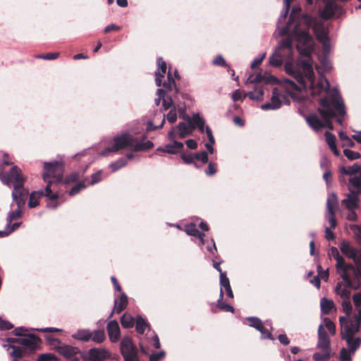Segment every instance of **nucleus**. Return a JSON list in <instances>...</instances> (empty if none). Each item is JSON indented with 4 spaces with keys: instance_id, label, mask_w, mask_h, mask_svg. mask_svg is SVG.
Segmentation results:
<instances>
[{
    "instance_id": "63",
    "label": "nucleus",
    "mask_w": 361,
    "mask_h": 361,
    "mask_svg": "<svg viewBox=\"0 0 361 361\" xmlns=\"http://www.w3.org/2000/svg\"><path fill=\"white\" fill-rule=\"evenodd\" d=\"M80 179V175L78 172H73L66 178L67 183L76 182Z\"/></svg>"
},
{
    "instance_id": "17",
    "label": "nucleus",
    "mask_w": 361,
    "mask_h": 361,
    "mask_svg": "<svg viewBox=\"0 0 361 361\" xmlns=\"http://www.w3.org/2000/svg\"><path fill=\"white\" fill-rule=\"evenodd\" d=\"M329 255L336 260V268L338 274H344L345 271L348 270V268H355L356 267L346 264L344 259L340 255L338 249L335 247H331Z\"/></svg>"
},
{
    "instance_id": "41",
    "label": "nucleus",
    "mask_w": 361,
    "mask_h": 361,
    "mask_svg": "<svg viewBox=\"0 0 361 361\" xmlns=\"http://www.w3.org/2000/svg\"><path fill=\"white\" fill-rule=\"evenodd\" d=\"M88 187L87 185L85 179L82 180L78 182L77 184H75L69 191L70 195H75L78 193H79L81 190H84Z\"/></svg>"
},
{
    "instance_id": "19",
    "label": "nucleus",
    "mask_w": 361,
    "mask_h": 361,
    "mask_svg": "<svg viewBox=\"0 0 361 361\" xmlns=\"http://www.w3.org/2000/svg\"><path fill=\"white\" fill-rule=\"evenodd\" d=\"M90 361H106L110 357V353L105 348H93L88 350Z\"/></svg>"
},
{
    "instance_id": "56",
    "label": "nucleus",
    "mask_w": 361,
    "mask_h": 361,
    "mask_svg": "<svg viewBox=\"0 0 361 361\" xmlns=\"http://www.w3.org/2000/svg\"><path fill=\"white\" fill-rule=\"evenodd\" d=\"M59 53L58 52H50L47 53L45 55L39 56L38 58L45 59V60H54L59 57Z\"/></svg>"
},
{
    "instance_id": "26",
    "label": "nucleus",
    "mask_w": 361,
    "mask_h": 361,
    "mask_svg": "<svg viewBox=\"0 0 361 361\" xmlns=\"http://www.w3.org/2000/svg\"><path fill=\"white\" fill-rule=\"evenodd\" d=\"M327 205V211L325 215V218L326 221L329 223L330 227L331 228H334L337 222L335 218L334 209L337 204H326Z\"/></svg>"
},
{
    "instance_id": "49",
    "label": "nucleus",
    "mask_w": 361,
    "mask_h": 361,
    "mask_svg": "<svg viewBox=\"0 0 361 361\" xmlns=\"http://www.w3.org/2000/svg\"><path fill=\"white\" fill-rule=\"evenodd\" d=\"M194 158L195 160L200 161L202 164H206L208 161V155L204 151L194 154Z\"/></svg>"
},
{
    "instance_id": "5",
    "label": "nucleus",
    "mask_w": 361,
    "mask_h": 361,
    "mask_svg": "<svg viewBox=\"0 0 361 361\" xmlns=\"http://www.w3.org/2000/svg\"><path fill=\"white\" fill-rule=\"evenodd\" d=\"M152 147L153 143L151 141L140 142L133 135L125 133L114 137L112 145L106 147L101 152V154L106 156L110 153H116L122 149H128L135 152L142 151L150 149Z\"/></svg>"
},
{
    "instance_id": "24",
    "label": "nucleus",
    "mask_w": 361,
    "mask_h": 361,
    "mask_svg": "<svg viewBox=\"0 0 361 361\" xmlns=\"http://www.w3.org/2000/svg\"><path fill=\"white\" fill-rule=\"evenodd\" d=\"M220 284H221V290H223V288L225 289L226 295L228 297L233 298V293L230 285V281L228 278L226 276V273H221L220 275Z\"/></svg>"
},
{
    "instance_id": "38",
    "label": "nucleus",
    "mask_w": 361,
    "mask_h": 361,
    "mask_svg": "<svg viewBox=\"0 0 361 361\" xmlns=\"http://www.w3.org/2000/svg\"><path fill=\"white\" fill-rule=\"evenodd\" d=\"M18 208L16 209H15L14 211H11L8 214V216H7V218H6V221L8 222V228H9L10 224H11V222L13 221L21 218L22 211H21V209L20 208V204H18Z\"/></svg>"
},
{
    "instance_id": "47",
    "label": "nucleus",
    "mask_w": 361,
    "mask_h": 361,
    "mask_svg": "<svg viewBox=\"0 0 361 361\" xmlns=\"http://www.w3.org/2000/svg\"><path fill=\"white\" fill-rule=\"evenodd\" d=\"M263 80V76L260 73H254L250 75L247 80L245 81V84L248 83H257L261 82Z\"/></svg>"
},
{
    "instance_id": "1",
    "label": "nucleus",
    "mask_w": 361,
    "mask_h": 361,
    "mask_svg": "<svg viewBox=\"0 0 361 361\" xmlns=\"http://www.w3.org/2000/svg\"><path fill=\"white\" fill-rule=\"evenodd\" d=\"M300 8L294 7L288 23L281 29V24L286 17L283 18L280 16L276 31L279 36L287 37L280 42L269 58V63L278 67L285 63L286 72L294 79H284L285 92L293 99H301L298 93L307 89L313 97H319V115L310 114L305 116V121L315 132L324 128L331 130L334 128L333 118H336V121L342 124V118L345 114L344 103L338 90L330 89L329 82L324 76L315 77L312 60L310 57L314 42L308 32L309 28L313 27L314 19L307 15L300 16Z\"/></svg>"
},
{
    "instance_id": "54",
    "label": "nucleus",
    "mask_w": 361,
    "mask_h": 361,
    "mask_svg": "<svg viewBox=\"0 0 361 361\" xmlns=\"http://www.w3.org/2000/svg\"><path fill=\"white\" fill-rule=\"evenodd\" d=\"M353 300L356 309L361 308V292H358L353 295Z\"/></svg>"
},
{
    "instance_id": "21",
    "label": "nucleus",
    "mask_w": 361,
    "mask_h": 361,
    "mask_svg": "<svg viewBox=\"0 0 361 361\" xmlns=\"http://www.w3.org/2000/svg\"><path fill=\"white\" fill-rule=\"evenodd\" d=\"M128 305V297L126 295V293H122L119 297V298H116L114 300V310L110 314L108 319H110L112 317L113 314L114 313L119 314L121 313L123 310L126 308Z\"/></svg>"
},
{
    "instance_id": "55",
    "label": "nucleus",
    "mask_w": 361,
    "mask_h": 361,
    "mask_svg": "<svg viewBox=\"0 0 361 361\" xmlns=\"http://www.w3.org/2000/svg\"><path fill=\"white\" fill-rule=\"evenodd\" d=\"M13 328V325L8 321L4 320L0 317V329L9 330Z\"/></svg>"
},
{
    "instance_id": "35",
    "label": "nucleus",
    "mask_w": 361,
    "mask_h": 361,
    "mask_svg": "<svg viewBox=\"0 0 361 361\" xmlns=\"http://www.w3.org/2000/svg\"><path fill=\"white\" fill-rule=\"evenodd\" d=\"M206 134L208 137L209 142L205 144V147L207 149V150L209 151V152L210 154H213L214 152L213 145L215 142V140L213 136L212 130L210 129V128L209 126L206 127Z\"/></svg>"
},
{
    "instance_id": "59",
    "label": "nucleus",
    "mask_w": 361,
    "mask_h": 361,
    "mask_svg": "<svg viewBox=\"0 0 361 361\" xmlns=\"http://www.w3.org/2000/svg\"><path fill=\"white\" fill-rule=\"evenodd\" d=\"M206 248H207V251L214 256L215 252H217L216 244L214 243V240L212 238L210 240V243H208Z\"/></svg>"
},
{
    "instance_id": "15",
    "label": "nucleus",
    "mask_w": 361,
    "mask_h": 361,
    "mask_svg": "<svg viewBox=\"0 0 361 361\" xmlns=\"http://www.w3.org/2000/svg\"><path fill=\"white\" fill-rule=\"evenodd\" d=\"M183 118L188 122L179 123L176 128H173L175 130V137L178 136V138H184L186 136L192 134L195 126H193L192 117L184 115Z\"/></svg>"
},
{
    "instance_id": "52",
    "label": "nucleus",
    "mask_w": 361,
    "mask_h": 361,
    "mask_svg": "<svg viewBox=\"0 0 361 361\" xmlns=\"http://www.w3.org/2000/svg\"><path fill=\"white\" fill-rule=\"evenodd\" d=\"M323 178L326 183V187L330 188L332 186V173L329 170H326L323 174Z\"/></svg>"
},
{
    "instance_id": "48",
    "label": "nucleus",
    "mask_w": 361,
    "mask_h": 361,
    "mask_svg": "<svg viewBox=\"0 0 361 361\" xmlns=\"http://www.w3.org/2000/svg\"><path fill=\"white\" fill-rule=\"evenodd\" d=\"M343 154L350 160H355L360 157V154L358 152L348 149H345L343 150Z\"/></svg>"
},
{
    "instance_id": "12",
    "label": "nucleus",
    "mask_w": 361,
    "mask_h": 361,
    "mask_svg": "<svg viewBox=\"0 0 361 361\" xmlns=\"http://www.w3.org/2000/svg\"><path fill=\"white\" fill-rule=\"evenodd\" d=\"M49 343L59 353L66 359H70L80 353L78 348L62 343L58 338H52Z\"/></svg>"
},
{
    "instance_id": "13",
    "label": "nucleus",
    "mask_w": 361,
    "mask_h": 361,
    "mask_svg": "<svg viewBox=\"0 0 361 361\" xmlns=\"http://www.w3.org/2000/svg\"><path fill=\"white\" fill-rule=\"evenodd\" d=\"M339 322L341 326V338L353 337L360 329L359 324H356L353 319L346 317H341Z\"/></svg>"
},
{
    "instance_id": "46",
    "label": "nucleus",
    "mask_w": 361,
    "mask_h": 361,
    "mask_svg": "<svg viewBox=\"0 0 361 361\" xmlns=\"http://www.w3.org/2000/svg\"><path fill=\"white\" fill-rule=\"evenodd\" d=\"M353 354L349 350L343 348L341 350L339 358L341 361H352L351 355Z\"/></svg>"
},
{
    "instance_id": "50",
    "label": "nucleus",
    "mask_w": 361,
    "mask_h": 361,
    "mask_svg": "<svg viewBox=\"0 0 361 361\" xmlns=\"http://www.w3.org/2000/svg\"><path fill=\"white\" fill-rule=\"evenodd\" d=\"M37 361H58V359L51 353H45L40 355L37 357Z\"/></svg>"
},
{
    "instance_id": "62",
    "label": "nucleus",
    "mask_w": 361,
    "mask_h": 361,
    "mask_svg": "<svg viewBox=\"0 0 361 361\" xmlns=\"http://www.w3.org/2000/svg\"><path fill=\"white\" fill-rule=\"evenodd\" d=\"M265 56L266 54L262 53L259 57L255 59L251 63V68H255L256 66H259L262 62L263 59L265 58Z\"/></svg>"
},
{
    "instance_id": "40",
    "label": "nucleus",
    "mask_w": 361,
    "mask_h": 361,
    "mask_svg": "<svg viewBox=\"0 0 361 361\" xmlns=\"http://www.w3.org/2000/svg\"><path fill=\"white\" fill-rule=\"evenodd\" d=\"M148 324L142 317L137 316L136 317L135 329L137 333L143 334Z\"/></svg>"
},
{
    "instance_id": "34",
    "label": "nucleus",
    "mask_w": 361,
    "mask_h": 361,
    "mask_svg": "<svg viewBox=\"0 0 361 361\" xmlns=\"http://www.w3.org/2000/svg\"><path fill=\"white\" fill-rule=\"evenodd\" d=\"M84 179L88 186L94 185L102 180V171H98L92 174L90 178H85Z\"/></svg>"
},
{
    "instance_id": "6",
    "label": "nucleus",
    "mask_w": 361,
    "mask_h": 361,
    "mask_svg": "<svg viewBox=\"0 0 361 361\" xmlns=\"http://www.w3.org/2000/svg\"><path fill=\"white\" fill-rule=\"evenodd\" d=\"M361 166L357 164H354L348 167H341V173L351 175L349 179V193L346 198L341 201V203H357L361 201L359 196L361 194V173L358 175L356 173L360 171Z\"/></svg>"
},
{
    "instance_id": "23",
    "label": "nucleus",
    "mask_w": 361,
    "mask_h": 361,
    "mask_svg": "<svg viewBox=\"0 0 361 361\" xmlns=\"http://www.w3.org/2000/svg\"><path fill=\"white\" fill-rule=\"evenodd\" d=\"M158 71L155 73V82L157 86L161 85V80L166 71V63L161 57L157 59Z\"/></svg>"
},
{
    "instance_id": "31",
    "label": "nucleus",
    "mask_w": 361,
    "mask_h": 361,
    "mask_svg": "<svg viewBox=\"0 0 361 361\" xmlns=\"http://www.w3.org/2000/svg\"><path fill=\"white\" fill-rule=\"evenodd\" d=\"M90 340L96 343H102L106 338V334L104 329L91 331Z\"/></svg>"
},
{
    "instance_id": "28",
    "label": "nucleus",
    "mask_w": 361,
    "mask_h": 361,
    "mask_svg": "<svg viewBox=\"0 0 361 361\" xmlns=\"http://www.w3.org/2000/svg\"><path fill=\"white\" fill-rule=\"evenodd\" d=\"M343 340L346 341V343L348 347V350L352 353H355V352L360 348L361 345V337H350L342 338Z\"/></svg>"
},
{
    "instance_id": "42",
    "label": "nucleus",
    "mask_w": 361,
    "mask_h": 361,
    "mask_svg": "<svg viewBox=\"0 0 361 361\" xmlns=\"http://www.w3.org/2000/svg\"><path fill=\"white\" fill-rule=\"evenodd\" d=\"M348 211L347 219L350 221H355L357 219V214L355 210L358 208L359 204H345Z\"/></svg>"
},
{
    "instance_id": "25",
    "label": "nucleus",
    "mask_w": 361,
    "mask_h": 361,
    "mask_svg": "<svg viewBox=\"0 0 361 361\" xmlns=\"http://www.w3.org/2000/svg\"><path fill=\"white\" fill-rule=\"evenodd\" d=\"M341 252L345 255L347 257L355 259L357 250L354 249L348 243L343 242L340 247Z\"/></svg>"
},
{
    "instance_id": "44",
    "label": "nucleus",
    "mask_w": 361,
    "mask_h": 361,
    "mask_svg": "<svg viewBox=\"0 0 361 361\" xmlns=\"http://www.w3.org/2000/svg\"><path fill=\"white\" fill-rule=\"evenodd\" d=\"M338 136L341 140L343 142V147H353L355 146V143L352 139L345 135V133L343 131L339 132Z\"/></svg>"
},
{
    "instance_id": "16",
    "label": "nucleus",
    "mask_w": 361,
    "mask_h": 361,
    "mask_svg": "<svg viewBox=\"0 0 361 361\" xmlns=\"http://www.w3.org/2000/svg\"><path fill=\"white\" fill-rule=\"evenodd\" d=\"M168 138L170 143L166 144L164 147H159L157 150L171 154L178 153L183 147V144L175 140L176 137L174 129H171V130L169 132Z\"/></svg>"
},
{
    "instance_id": "2",
    "label": "nucleus",
    "mask_w": 361,
    "mask_h": 361,
    "mask_svg": "<svg viewBox=\"0 0 361 361\" xmlns=\"http://www.w3.org/2000/svg\"><path fill=\"white\" fill-rule=\"evenodd\" d=\"M63 172L64 167L62 162L58 161L45 162L43 171V179L47 183L45 190H38L29 194L28 190L23 188L25 178L20 169L13 166L8 173H4L3 166L0 164V180L9 187L13 185L12 197L16 203H25L28 198V203H37L39 197L42 196H47L49 200L56 199L58 195L51 193V187L53 183L62 181Z\"/></svg>"
},
{
    "instance_id": "9",
    "label": "nucleus",
    "mask_w": 361,
    "mask_h": 361,
    "mask_svg": "<svg viewBox=\"0 0 361 361\" xmlns=\"http://www.w3.org/2000/svg\"><path fill=\"white\" fill-rule=\"evenodd\" d=\"M283 103L289 105L290 99L283 90L276 87L273 90L270 102L262 104L261 109L264 111L276 110L279 109Z\"/></svg>"
},
{
    "instance_id": "18",
    "label": "nucleus",
    "mask_w": 361,
    "mask_h": 361,
    "mask_svg": "<svg viewBox=\"0 0 361 361\" xmlns=\"http://www.w3.org/2000/svg\"><path fill=\"white\" fill-rule=\"evenodd\" d=\"M325 6L321 12V16L324 18H329L339 12V7L334 0H324ZM308 4H312V0H307Z\"/></svg>"
},
{
    "instance_id": "33",
    "label": "nucleus",
    "mask_w": 361,
    "mask_h": 361,
    "mask_svg": "<svg viewBox=\"0 0 361 361\" xmlns=\"http://www.w3.org/2000/svg\"><path fill=\"white\" fill-rule=\"evenodd\" d=\"M193 126L195 128H197L201 133H206V127L204 126V120L196 114L192 116Z\"/></svg>"
},
{
    "instance_id": "39",
    "label": "nucleus",
    "mask_w": 361,
    "mask_h": 361,
    "mask_svg": "<svg viewBox=\"0 0 361 361\" xmlns=\"http://www.w3.org/2000/svg\"><path fill=\"white\" fill-rule=\"evenodd\" d=\"M121 323L124 328H131L134 325V318L130 314L125 313L121 318Z\"/></svg>"
},
{
    "instance_id": "37",
    "label": "nucleus",
    "mask_w": 361,
    "mask_h": 361,
    "mask_svg": "<svg viewBox=\"0 0 361 361\" xmlns=\"http://www.w3.org/2000/svg\"><path fill=\"white\" fill-rule=\"evenodd\" d=\"M247 95L252 100L259 101L263 98L264 91L262 87H256L254 90L249 92Z\"/></svg>"
},
{
    "instance_id": "14",
    "label": "nucleus",
    "mask_w": 361,
    "mask_h": 361,
    "mask_svg": "<svg viewBox=\"0 0 361 361\" xmlns=\"http://www.w3.org/2000/svg\"><path fill=\"white\" fill-rule=\"evenodd\" d=\"M245 319L250 322V326L255 328L256 330L261 333L262 339H269L271 341L274 340V338L271 333V331H273V327L269 322L267 321L265 324L269 326L270 331L265 329L263 322L257 317H249Z\"/></svg>"
},
{
    "instance_id": "10",
    "label": "nucleus",
    "mask_w": 361,
    "mask_h": 361,
    "mask_svg": "<svg viewBox=\"0 0 361 361\" xmlns=\"http://www.w3.org/2000/svg\"><path fill=\"white\" fill-rule=\"evenodd\" d=\"M27 331V329L21 326L15 329L13 331V334L16 336H21L20 340V345L25 349V348L32 350L35 349L37 347L40 339L38 336L34 334H26Z\"/></svg>"
},
{
    "instance_id": "32",
    "label": "nucleus",
    "mask_w": 361,
    "mask_h": 361,
    "mask_svg": "<svg viewBox=\"0 0 361 361\" xmlns=\"http://www.w3.org/2000/svg\"><path fill=\"white\" fill-rule=\"evenodd\" d=\"M321 310L323 314H329L334 308V302L326 298H322L320 301Z\"/></svg>"
},
{
    "instance_id": "22",
    "label": "nucleus",
    "mask_w": 361,
    "mask_h": 361,
    "mask_svg": "<svg viewBox=\"0 0 361 361\" xmlns=\"http://www.w3.org/2000/svg\"><path fill=\"white\" fill-rule=\"evenodd\" d=\"M185 231L189 235L197 237L200 241V246L204 245V243H206V240H204L205 234L199 231L195 224L191 223L190 224L186 225L185 228Z\"/></svg>"
},
{
    "instance_id": "11",
    "label": "nucleus",
    "mask_w": 361,
    "mask_h": 361,
    "mask_svg": "<svg viewBox=\"0 0 361 361\" xmlns=\"http://www.w3.org/2000/svg\"><path fill=\"white\" fill-rule=\"evenodd\" d=\"M120 348L124 361H137V348L130 337L125 336L122 338Z\"/></svg>"
},
{
    "instance_id": "8",
    "label": "nucleus",
    "mask_w": 361,
    "mask_h": 361,
    "mask_svg": "<svg viewBox=\"0 0 361 361\" xmlns=\"http://www.w3.org/2000/svg\"><path fill=\"white\" fill-rule=\"evenodd\" d=\"M317 348L320 351L312 355V359L314 361H327L331 357L333 353L331 348V340L323 324H320L318 328Z\"/></svg>"
},
{
    "instance_id": "43",
    "label": "nucleus",
    "mask_w": 361,
    "mask_h": 361,
    "mask_svg": "<svg viewBox=\"0 0 361 361\" xmlns=\"http://www.w3.org/2000/svg\"><path fill=\"white\" fill-rule=\"evenodd\" d=\"M20 338H8L6 339V343L2 344V346L6 348V351H9L11 348L19 346Z\"/></svg>"
},
{
    "instance_id": "51",
    "label": "nucleus",
    "mask_w": 361,
    "mask_h": 361,
    "mask_svg": "<svg viewBox=\"0 0 361 361\" xmlns=\"http://www.w3.org/2000/svg\"><path fill=\"white\" fill-rule=\"evenodd\" d=\"M324 325L331 335L336 333V326L334 322L328 318L324 319Z\"/></svg>"
},
{
    "instance_id": "57",
    "label": "nucleus",
    "mask_w": 361,
    "mask_h": 361,
    "mask_svg": "<svg viewBox=\"0 0 361 361\" xmlns=\"http://www.w3.org/2000/svg\"><path fill=\"white\" fill-rule=\"evenodd\" d=\"M162 117V119H161V121L160 123V124L157 126H154L152 123V122H149L147 123V130L148 131H151V130H155V129H158V128H161L163 127V125L164 123V121H165V115H164Z\"/></svg>"
},
{
    "instance_id": "20",
    "label": "nucleus",
    "mask_w": 361,
    "mask_h": 361,
    "mask_svg": "<svg viewBox=\"0 0 361 361\" xmlns=\"http://www.w3.org/2000/svg\"><path fill=\"white\" fill-rule=\"evenodd\" d=\"M106 330L109 340L111 343H116L118 341L121 331L118 323L116 320H111L108 322Z\"/></svg>"
},
{
    "instance_id": "45",
    "label": "nucleus",
    "mask_w": 361,
    "mask_h": 361,
    "mask_svg": "<svg viewBox=\"0 0 361 361\" xmlns=\"http://www.w3.org/2000/svg\"><path fill=\"white\" fill-rule=\"evenodd\" d=\"M127 164L126 159L124 157L118 159L115 162H113L109 164V168L111 169L113 171H116L122 167L125 166Z\"/></svg>"
},
{
    "instance_id": "53",
    "label": "nucleus",
    "mask_w": 361,
    "mask_h": 361,
    "mask_svg": "<svg viewBox=\"0 0 361 361\" xmlns=\"http://www.w3.org/2000/svg\"><path fill=\"white\" fill-rule=\"evenodd\" d=\"M166 353L164 350L157 353H154L150 355L149 361H159L164 357Z\"/></svg>"
},
{
    "instance_id": "58",
    "label": "nucleus",
    "mask_w": 361,
    "mask_h": 361,
    "mask_svg": "<svg viewBox=\"0 0 361 361\" xmlns=\"http://www.w3.org/2000/svg\"><path fill=\"white\" fill-rule=\"evenodd\" d=\"M216 173V164L210 162L208 165L207 169L205 170V173L207 176H213Z\"/></svg>"
},
{
    "instance_id": "30",
    "label": "nucleus",
    "mask_w": 361,
    "mask_h": 361,
    "mask_svg": "<svg viewBox=\"0 0 361 361\" xmlns=\"http://www.w3.org/2000/svg\"><path fill=\"white\" fill-rule=\"evenodd\" d=\"M7 352L8 353L10 356L12 357V360L19 361L20 359L23 358L25 356L26 353V350L20 345L11 348V350Z\"/></svg>"
},
{
    "instance_id": "60",
    "label": "nucleus",
    "mask_w": 361,
    "mask_h": 361,
    "mask_svg": "<svg viewBox=\"0 0 361 361\" xmlns=\"http://www.w3.org/2000/svg\"><path fill=\"white\" fill-rule=\"evenodd\" d=\"M291 1H292V0H283L284 8H283V11L281 13V18H285L286 17H287V15L288 13L289 8L290 6Z\"/></svg>"
},
{
    "instance_id": "61",
    "label": "nucleus",
    "mask_w": 361,
    "mask_h": 361,
    "mask_svg": "<svg viewBox=\"0 0 361 361\" xmlns=\"http://www.w3.org/2000/svg\"><path fill=\"white\" fill-rule=\"evenodd\" d=\"M213 64L219 66H226V63L221 55L217 56L213 60Z\"/></svg>"
},
{
    "instance_id": "27",
    "label": "nucleus",
    "mask_w": 361,
    "mask_h": 361,
    "mask_svg": "<svg viewBox=\"0 0 361 361\" xmlns=\"http://www.w3.org/2000/svg\"><path fill=\"white\" fill-rule=\"evenodd\" d=\"M91 330L88 329H82L78 330L75 334L72 335V337L82 342H87L91 338Z\"/></svg>"
},
{
    "instance_id": "64",
    "label": "nucleus",
    "mask_w": 361,
    "mask_h": 361,
    "mask_svg": "<svg viewBox=\"0 0 361 361\" xmlns=\"http://www.w3.org/2000/svg\"><path fill=\"white\" fill-rule=\"evenodd\" d=\"M232 99L234 102L243 99V92L240 90H236L232 94Z\"/></svg>"
},
{
    "instance_id": "7",
    "label": "nucleus",
    "mask_w": 361,
    "mask_h": 361,
    "mask_svg": "<svg viewBox=\"0 0 361 361\" xmlns=\"http://www.w3.org/2000/svg\"><path fill=\"white\" fill-rule=\"evenodd\" d=\"M312 29L317 39L322 44L324 55L319 56L320 66L317 67L318 72L320 73L321 71H328L331 68V61L327 56L331 49L328 29L323 23L317 22L315 19Z\"/></svg>"
},
{
    "instance_id": "3",
    "label": "nucleus",
    "mask_w": 361,
    "mask_h": 361,
    "mask_svg": "<svg viewBox=\"0 0 361 361\" xmlns=\"http://www.w3.org/2000/svg\"><path fill=\"white\" fill-rule=\"evenodd\" d=\"M343 281L338 282L335 287V292L342 299L343 311L349 316L353 310L350 297L351 289L357 290L361 287V267L348 268L344 274H338Z\"/></svg>"
},
{
    "instance_id": "4",
    "label": "nucleus",
    "mask_w": 361,
    "mask_h": 361,
    "mask_svg": "<svg viewBox=\"0 0 361 361\" xmlns=\"http://www.w3.org/2000/svg\"><path fill=\"white\" fill-rule=\"evenodd\" d=\"M178 92V89L176 87L174 79L173 78L170 70L168 73V80L163 83V88L157 90L158 97L155 99V104L157 106L159 105L160 101L162 100V106L164 110H168L173 107L166 115V119L170 123H173L177 119V111L181 116L185 113V108L178 107V110L173 106L172 97Z\"/></svg>"
},
{
    "instance_id": "36",
    "label": "nucleus",
    "mask_w": 361,
    "mask_h": 361,
    "mask_svg": "<svg viewBox=\"0 0 361 361\" xmlns=\"http://www.w3.org/2000/svg\"><path fill=\"white\" fill-rule=\"evenodd\" d=\"M223 298H224V293L221 290L220 291L219 298L217 300L218 307L225 312H230L232 313L234 312L233 307L223 302Z\"/></svg>"
},
{
    "instance_id": "29",
    "label": "nucleus",
    "mask_w": 361,
    "mask_h": 361,
    "mask_svg": "<svg viewBox=\"0 0 361 361\" xmlns=\"http://www.w3.org/2000/svg\"><path fill=\"white\" fill-rule=\"evenodd\" d=\"M324 135L326 138V142L329 145V148L331 149L335 156L338 157L340 155V153L336 145L335 135L328 131L325 133Z\"/></svg>"
}]
</instances>
